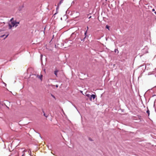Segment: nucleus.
I'll list each match as a JSON object with an SVG mask.
<instances>
[{"instance_id":"obj_9","label":"nucleus","mask_w":156,"mask_h":156,"mask_svg":"<svg viewBox=\"0 0 156 156\" xmlns=\"http://www.w3.org/2000/svg\"><path fill=\"white\" fill-rule=\"evenodd\" d=\"M109 27L108 25H106V28L108 29L109 30Z\"/></svg>"},{"instance_id":"obj_22","label":"nucleus","mask_w":156,"mask_h":156,"mask_svg":"<svg viewBox=\"0 0 156 156\" xmlns=\"http://www.w3.org/2000/svg\"><path fill=\"white\" fill-rule=\"evenodd\" d=\"M5 35H3V36H2V37H3V36H4Z\"/></svg>"},{"instance_id":"obj_13","label":"nucleus","mask_w":156,"mask_h":156,"mask_svg":"<svg viewBox=\"0 0 156 156\" xmlns=\"http://www.w3.org/2000/svg\"><path fill=\"white\" fill-rule=\"evenodd\" d=\"M152 11L156 15V11H155V10H152Z\"/></svg>"},{"instance_id":"obj_23","label":"nucleus","mask_w":156,"mask_h":156,"mask_svg":"<svg viewBox=\"0 0 156 156\" xmlns=\"http://www.w3.org/2000/svg\"><path fill=\"white\" fill-rule=\"evenodd\" d=\"M6 107L8 108H9L8 106H6Z\"/></svg>"},{"instance_id":"obj_10","label":"nucleus","mask_w":156,"mask_h":156,"mask_svg":"<svg viewBox=\"0 0 156 156\" xmlns=\"http://www.w3.org/2000/svg\"><path fill=\"white\" fill-rule=\"evenodd\" d=\"M86 95L88 97H90V95L89 94H87Z\"/></svg>"},{"instance_id":"obj_11","label":"nucleus","mask_w":156,"mask_h":156,"mask_svg":"<svg viewBox=\"0 0 156 156\" xmlns=\"http://www.w3.org/2000/svg\"><path fill=\"white\" fill-rule=\"evenodd\" d=\"M13 18H12L11 20H10V21L11 22H12L13 21Z\"/></svg>"},{"instance_id":"obj_20","label":"nucleus","mask_w":156,"mask_h":156,"mask_svg":"<svg viewBox=\"0 0 156 156\" xmlns=\"http://www.w3.org/2000/svg\"><path fill=\"white\" fill-rule=\"evenodd\" d=\"M88 27H87V30H88Z\"/></svg>"},{"instance_id":"obj_19","label":"nucleus","mask_w":156,"mask_h":156,"mask_svg":"<svg viewBox=\"0 0 156 156\" xmlns=\"http://www.w3.org/2000/svg\"><path fill=\"white\" fill-rule=\"evenodd\" d=\"M53 97L54 98H55V97L54 96H53V95H52Z\"/></svg>"},{"instance_id":"obj_1","label":"nucleus","mask_w":156,"mask_h":156,"mask_svg":"<svg viewBox=\"0 0 156 156\" xmlns=\"http://www.w3.org/2000/svg\"><path fill=\"white\" fill-rule=\"evenodd\" d=\"M11 24H9V29H11L12 27H14L15 26V27H16L17 25H16V21H13L12 22H11Z\"/></svg>"},{"instance_id":"obj_6","label":"nucleus","mask_w":156,"mask_h":156,"mask_svg":"<svg viewBox=\"0 0 156 156\" xmlns=\"http://www.w3.org/2000/svg\"><path fill=\"white\" fill-rule=\"evenodd\" d=\"M14 153L16 154V153H17V156H19V154L18 153V152L16 151H14Z\"/></svg>"},{"instance_id":"obj_17","label":"nucleus","mask_w":156,"mask_h":156,"mask_svg":"<svg viewBox=\"0 0 156 156\" xmlns=\"http://www.w3.org/2000/svg\"><path fill=\"white\" fill-rule=\"evenodd\" d=\"M8 35H6L5 37V38L7 37H8Z\"/></svg>"},{"instance_id":"obj_18","label":"nucleus","mask_w":156,"mask_h":156,"mask_svg":"<svg viewBox=\"0 0 156 156\" xmlns=\"http://www.w3.org/2000/svg\"><path fill=\"white\" fill-rule=\"evenodd\" d=\"M68 11H69V10H67V11H66V13H67V12H68Z\"/></svg>"},{"instance_id":"obj_4","label":"nucleus","mask_w":156,"mask_h":156,"mask_svg":"<svg viewBox=\"0 0 156 156\" xmlns=\"http://www.w3.org/2000/svg\"><path fill=\"white\" fill-rule=\"evenodd\" d=\"M58 72V70H56L54 72V74L56 76H57V73Z\"/></svg>"},{"instance_id":"obj_2","label":"nucleus","mask_w":156,"mask_h":156,"mask_svg":"<svg viewBox=\"0 0 156 156\" xmlns=\"http://www.w3.org/2000/svg\"><path fill=\"white\" fill-rule=\"evenodd\" d=\"M96 95L94 94H92L91 95L90 97V101H92V98H93V99L94 100L95 98Z\"/></svg>"},{"instance_id":"obj_3","label":"nucleus","mask_w":156,"mask_h":156,"mask_svg":"<svg viewBox=\"0 0 156 156\" xmlns=\"http://www.w3.org/2000/svg\"><path fill=\"white\" fill-rule=\"evenodd\" d=\"M42 76L43 75L42 74H41L40 76L37 75V77L41 79V80H42Z\"/></svg>"},{"instance_id":"obj_7","label":"nucleus","mask_w":156,"mask_h":156,"mask_svg":"<svg viewBox=\"0 0 156 156\" xmlns=\"http://www.w3.org/2000/svg\"><path fill=\"white\" fill-rule=\"evenodd\" d=\"M43 113H44V116H45L47 118L48 116L46 115V114H45V113H44V111H43Z\"/></svg>"},{"instance_id":"obj_5","label":"nucleus","mask_w":156,"mask_h":156,"mask_svg":"<svg viewBox=\"0 0 156 156\" xmlns=\"http://www.w3.org/2000/svg\"><path fill=\"white\" fill-rule=\"evenodd\" d=\"M64 0H61L59 2L58 4V6L63 2Z\"/></svg>"},{"instance_id":"obj_21","label":"nucleus","mask_w":156,"mask_h":156,"mask_svg":"<svg viewBox=\"0 0 156 156\" xmlns=\"http://www.w3.org/2000/svg\"><path fill=\"white\" fill-rule=\"evenodd\" d=\"M57 9H58V7H57V8H56V10H57Z\"/></svg>"},{"instance_id":"obj_8","label":"nucleus","mask_w":156,"mask_h":156,"mask_svg":"<svg viewBox=\"0 0 156 156\" xmlns=\"http://www.w3.org/2000/svg\"><path fill=\"white\" fill-rule=\"evenodd\" d=\"M147 113L148 114V115L149 116V114H150V112H149V110H148L147 111Z\"/></svg>"},{"instance_id":"obj_12","label":"nucleus","mask_w":156,"mask_h":156,"mask_svg":"<svg viewBox=\"0 0 156 156\" xmlns=\"http://www.w3.org/2000/svg\"><path fill=\"white\" fill-rule=\"evenodd\" d=\"M16 24H19V22H16Z\"/></svg>"},{"instance_id":"obj_15","label":"nucleus","mask_w":156,"mask_h":156,"mask_svg":"<svg viewBox=\"0 0 156 156\" xmlns=\"http://www.w3.org/2000/svg\"><path fill=\"white\" fill-rule=\"evenodd\" d=\"M55 86H56V87L57 88V87H58V85H56Z\"/></svg>"},{"instance_id":"obj_14","label":"nucleus","mask_w":156,"mask_h":156,"mask_svg":"<svg viewBox=\"0 0 156 156\" xmlns=\"http://www.w3.org/2000/svg\"><path fill=\"white\" fill-rule=\"evenodd\" d=\"M87 30L86 31V32H85V36H86V34H87ZM86 36H85V37H86Z\"/></svg>"},{"instance_id":"obj_16","label":"nucleus","mask_w":156,"mask_h":156,"mask_svg":"<svg viewBox=\"0 0 156 156\" xmlns=\"http://www.w3.org/2000/svg\"><path fill=\"white\" fill-rule=\"evenodd\" d=\"M22 156H25L24 153H23Z\"/></svg>"},{"instance_id":"obj_24","label":"nucleus","mask_w":156,"mask_h":156,"mask_svg":"<svg viewBox=\"0 0 156 156\" xmlns=\"http://www.w3.org/2000/svg\"><path fill=\"white\" fill-rule=\"evenodd\" d=\"M152 10H154V9H153Z\"/></svg>"}]
</instances>
